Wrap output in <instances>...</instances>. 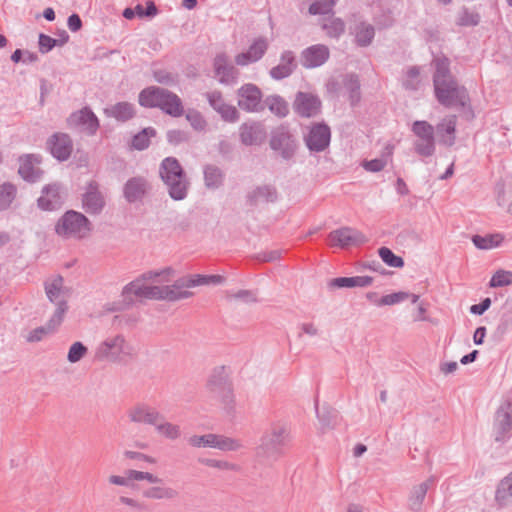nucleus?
Returning a JSON list of instances; mask_svg holds the SVG:
<instances>
[{"mask_svg": "<svg viewBox=\"0 0 512 512\" xmlns=\"http://www.w3.org/2000/svg\"><path fill=\"white\" fill-rule=\"evenodd\" d=\"M434 92L437 101L447 107L464 108L470 101L467 89L460 85L450 71V60L445 56L433 60Z\"/></svg>", "mask_w": 512, "mask_h": 512, "instance_id": "1", "label": "nucleus"}, {"mask_svg": "<svg viewBox=\"0 0 512 512\" xmlns=\"http://www.w3.org/2000/svg\"><path fill=\"white\" fill-rule=\"evenodd\" d=\"M139 104L146 108H159L172 117H180L184 113L180 97L161 87L150 86L139 93Z\"/></svg>", "mask_w": 512, "mask_h": 512, "instance_id": "2", "label": "nucleus"}, {"mask_svg": "<svg viewBox=\"0 0 512 512\" xmlns=\"http://www.w3.org/2000/svg\"><path fill=\"white\" fill-rule=\"evenodd\" d=\"M290 440V426L283 421L273 422L261 437L257 453L267 459H277L283 455Z\"/></svg>", "mask_w": 512, "mask_h": 512, "instance_id": "3", "label": "nucleus"}, {"mask_svg": "<svg viewBox=\"0 0 512 512\" xmlns=\"http://www.w3.org/2000/svg\"><path fill=\"white\" fill-rule=\"evenodd\" d=\"M170 273V268H166L161 271H149L136 278L134 281L126 284L123 287L121 294L123 302L125 305L130 306L136 300H158V285H149L146 283V281L153 280L154 278L163 275H169Z\"/></svg>", "mask_w": 512, "mask_h": 512, "instance_id": "4", "label": "nucleus"}, {"mask_svg": "<svg viewBox=\"0 0 512 512\" xmlns=\"http://www.w3.org/2000/svg\"><path fill=\"white\" fill-rule=\"evenodd\" d=\"M91 230L88 218L75 210L66 211L55 224V233L63 239L81 240L87 238Z\"/></svg>", "mask_w": 512, "mask_h": 512, "instance_id": "5", "label": "nucleus"}, {"mask_svg": "<svg viewBox=\"0 0 512 512\" xmlns=\"http://www.w3.org/2000/svg\"><path fill=\"white\" fill-rule=\"evenodd\" d=\"M207 390L211 397L218 400L227 412L234 409V394L223 367L217 368L209 377Z\"/></svg>", "mask_w": 512, "mask_h": 512, "instance_id": "6", "label": "nucleus"}, {"mask_svg": "<svg viewBox=\"0 0 512 512\" xmlns=\"http://www.w3.org/2000/svg\"><path fill=\"white\" fill-rule=\"evenodd\" d=\"M130 354V346L122 334L105 338L95 349V359L99 361H118Z\"/></svg>", "mask_w": 512, "mask_h": 512, "instance_id": "7", "label": "nucleus"}, {"mask_svg": "<svg viewBox=\"0 0 512 512\" xmlns=\"http://www.w3.org/2000/svg\"><path fill=\"white\" fill-rule=\"evenodd\" d=\"M187 443L193 448H214L225 452L237 451L243 447L238 439L214 433L191 435L187 438Z\"/></svg>", "mask_w": 512, "mask_h": 512, "instance_id": "8", "label": "nucleus"}, {"mask_svg": "<svg viewBox=\"0 0 512 512\" xmlns=\"http://www.w3.org/2000/svg\"><path fill=\"white\" fill-rule=\"evenodd\" d=\"M412 132L417 137L414 149L423 157H430L435 152L434 127L427 121L417 120L412 124Z\"/></svg>", "mask_w": 512, "mask_h": 512, "instance_id": "9", "label": "nucleus"}, {"mask_svg": "<svg viewBox=\"0 0 512 512\" xmlns=\"http://www.w3.org/2000/svg\"><path fill=\"white\" fill-rule=\"evenodd\" d=\"M270 147L283 159H291L297 148L296 140L286 126H279L271 132Z\"/></svg>", "mask_w": 512, "mask_h": 512, "instance_id": "10", "label": "nucleus"}, {"mask_svg": "<svg viewBox=\"0 0 512 512\" xmlns=\"http://www.w3.org/2000/svg\"><path fill=\"white\" fill-rule=\"evenodd\" d=\"M493 435L497 442H505L512 436V401H504L497 409Z\"/></svg>", "mask_w": 512, "mask_h": 512, "instance_id": "11", "label": "nucleus"}, {"mask_svg": "<svg viewBox=\"0 0 512 512\" xmlns=\"http://www.w3.org/2000/svg\"><path fill=\"white\" fill-rule=\"evenodd\" d=\"M213 70L220 84L233 86L238 83L240 71L225 52L216 54L213 60Z\"/></svg>", "mask_w": 512, "mask_h": 512, "instance_id": "12", "label": "nucleus"}, {"mask_svg": "<svg viewBox=\"0 0 512 512\" xmlns=\"http://www.w3.org/2000/svg\"><path fill=\"white\" fill-rule=\"evenodd\" d=\"M195 287L192 275L177 279L172 285L158 286V300L178 301L192 296L188 288Z\"/></svg>", "mask_w": 512, "mask_h": 512, "instance_id": "13", "label": "nucleus"}, {"mask_svg": "<svg viewBox=\"0 0 512 512\" xmlns=\"http://www.w3.org/2000/svg\"><path fill=\"white\" fill-rule=\"evenodd\" d=\"M67 125L87 135H94L99 128V120L90 108L84 107L67 118Z\"/></svg>", "mask_w": 512, "mask_h": 512, "instance_id": "14", "label": "nucleus"}, {"mask_svg": "<svg viewBox=\"0 0 512 512\" xmlns=\"http://www.w3.org/2000/svg\"><path fill=\"white\" fill-rule=\"evenodd\" d=\"M331 141V131L328 125L317 123L310 127L308 133L304 136V142L312 153L325 151Z\"/></svg>", "mask_w": 512, "mask_h": 512, "instance_id": "15", "label": "nucleus"}, {"mask_svg": "<svg viewBox=\"0 0 512 512\" xmlns=\"http://www.w3.org/2000/svg\"><path fill=\"white\" fill-rule=\"evenodd\" d=\"M328 238L332 246L340 248L358 246L367 241L363 233L350 227L333 230L329 233Z\"/></svg>", "mask_w": 512, "mask_h": 512, "instance_id": "16", "label": "nucleus"}, {"mask_svg": "<svg viewBox=\"0 0 512 512\" xmlns=\"http://www.w3.org/2000/svg\"><path fill=\"white\" fill-rule=\"evenodd\" d=\"M150 190L151 184L146 177L134 176L123 185V197L130 204L142 202Z\"/></svg>", "mask_w": 512, "mask_h": 512, "instance_id": "17", "label": "nucleus"}, {"mask_svg": "<svg viewBox=\"0 0 512 512\" xmlns=\"http://www.w3.org/2000/svg\"><path fill=\"white\" fill-rule=\"evenodd\" d=\"M238 106L246 112H257L261 109V90L252 83L241 86L237 91Z\"/></svg>", "mask_w": 512, "mask_h": 512, "instance_id": "18", "label": "nucleus"}, {"mask_svg": "<svg viewBox=\"0 0 512 512\" xmlns=\"http://www.w3.org/2000/svg\"><path fill=\"white\" fill-rule=\"evenodd\" d=\"M128 419L135 424L155 426L161 417V413L146 403H139L131 407L127 412Z\"/></svg>", "mask_w": 512, "mask_h": 512, "instance_id": "19", "label": "nucleus"}, {"mask_svg": "<svg viewBox=\"0 0 512 512\" xmlns=\"http://www.w3.org/2000/svg\"><path fill=\"white\" fill-rule=\"evenodd\" d=\"M321 109V101L318 96L306 93L298 92L294 101V110L297 114L302 117L310 118L319 114Z\"/></svg>", "mask_w": 512, "mask_h": 512, "instance_id": "20", "label": "nucleus"}, {"mask_svg": "<svg viewBox=\"0 0 512 512\" xmlns=\"http://www.w3.org/2000/svg\"><path fill=\"white\" fill-rule=\"evenodd\" d=\"M210 106L220 114L226 122L234 123L239 119V112L235 106L227 104L220 91H212L206 94Z\"/></svg>", "mask_w": 512, "mask_h": 512, "instance_id": "21", "label": "nucleus"}, {"mask_svg": "<svg viewBox=\"0 0 512 512\" xmlns=\"http://www.w3.org/2000/svg\"><path fill=\"white\" fill-rule=\"evenodd\" d=\"M330 56L329 48L323 44H315L301 52V64L303 67L312 69L322 66Z\"/></svg>", "mask_w": 512, "mask_h": 512, "instance_id": "22", "label": "nucleus"}, {"mask_svg": "<svg viewBox=\"0 0 512 512\" xmlns=\"http://www.w3.org/2000/svg\"><path fill=\"white\" fill-rule=\"evenodd\" d=\"M50 153L59 161H66L72 151L73 143L66 133H55L47 141Z\"/></svg>", "mask_w": 512, "mask_h": 512, "instance_id": "23", "label": "nucleus"}, {"mask_svg": "<svg viewBox=\"0 0 512 512\" xmlns=\"http://www.w3.org/2000/svg\"><path fill=\"white\" fill-rule=\"evenodd\" d=\"M104 206L105 200L98 189L97 183L90 182L82 196V208L88 214L98 215L102 212Z\"/></svg>", "mask_w": 512, "mask_h": 512, "instance_id": "24", "label": "nucleus"}, {"mask_svg": "<svg viewBox=\"0 0 512 512\" xmlns=\"http://www.w3.org/2000/svg\"><path fill=\"white\" fill-rule=\"evenodd\" d=\"M268 49V42L265 38L259 37L253 41L247 51L235 56V64L238 66H247L259 61Z\"/></svg>", "mask_w": 512, "mask_h": 512, "instance_id": "25", "label": "nucleus"}, {"mask_svg": "<svg viewBox=\"0 0 512 512\" xmlns=\"http://www.w3.org/2000/svg\"><path fill=\"white\" fill-rule=\"evenodd\" d=\"M44 286L45 293L50 302L54 304H67L70 289L64 286V280L60 275L46 280Z\"/></svg>", "mask_w": 512, "mask_h": 512, "instance_id": "26", "label": "nucleus"}, {"mask_svg": "<svg viewBox=\"0 0 512 512\" xmlns=\"http://www.w3.org/2000/svg\"><path fill=\"white\" fill-rule=\"evenodd\" d=\"M40 158L37 155L28 154L19 158V175L28 182H36L42 176V170L39 167Z\"/></svg>", "mask_w": 512, "mask_h": 512, "instance_id": "27", "label": "nucleus"}, {"mask_svg": "<svg viewBox=\"0 0 512 512\" xmlns=\"http://www.w3.org/2000/svg\"><path fill=\"white\" fill-rule=\"evenodd\" d=\"M239 131L241 142L247 146L259 145L266 138V130L260 122H245Z\"/></svg>", "mask_w": 512, "mask_h": 512, "instance_id": "28", "label": "nucleus"}, {"mask_svg": "<svg viewBox=\"0 0 512 512\" xmlns=\"http://www.w3.org/2000/svg\"><path fill=\"white\" fill-rule=\"evenodd\" d=\"M296 59L292 51L286 50L280 56L279 64L269 71L274 80H282L289 77L296 69Z\"/></svg>", "mask_w": 512, "mask_h": 512, "instance_id": "29", "label": "nucleus"}, {"mask_svg": "<svg viewBox=\"0 0 512 512\" xmlns=\"http://www.w3.org/2000/svg\"><path fill=\"white\" fill-rule=\"evenodd\" d=\"M436 481L437 479L431 476L426 481L412 488L408 500L410 510L413 512H419L421 510L428 490L435 485Z\"/></svg>", "mask_w": 512, "mask_h": 512, "instance_id": "30", "label": "nucleus"}, {"mask_svg": "<svg viewBox=\"0 0 512 512\" xmlns=\"http://www.w3.org/2000/svg\"><path fill=\"white\" fill-rule=\"evenodd\" d=\"M59 186L56 184L45 186L42 195L38 199V206L42 210L52 211L60 207L62 198L59 192Z\"/></svg>", "mask_w": 512, "mask_h": 512, "instance_id": "31", "label": "nucleus"}, {"mask_svg": "<svg viewBox=\"0 0 512 512\" xmlns=\"http://www.w3.org/2000/svg\"><path fill=\"white\" fill-rule=\"evenodd\" d=\"M164 184L167 187L169 196L173 200L181 201L187 197L190 182L186 173L181 174L180 177H175L169 179V181H164Z\"/></svg>", "mask_w": 512, "mask_h": 512, "instance_id": "32", "label": "nucleus"}, {"mask_svg": "<svg viewBox=\"0 0 512 512\" xmlns=\"http://www.w3.org/2000/svg\"><path fill=\"white\" fill-rule=\"evenodd\" d=\"M355 37V43L360 47L369 46L375 36L374 26L368 22L360 21L354 25L351 32Z\"/></svg>", "mask_w": 512, "mask_h": 512, "instance_id": "33", "label": "nucleus"}, {"mask_svg": "<svg viewBox=\"0 0 512 512\" xmlns=\"http://www.w3.org/2000/svg\"><path fill=\"white\" fill-rule=\"evenodd\" d=\"M154 429L159 436L170 441H176L182 436L180 425L167 421L162 414Z\"/></svg>", "mask_w": 512, "mask_h": 512, "instance_id": "34", "label": "nucleus"}, {"mask_svg": "<svg viewBox=\"0 0 512 512\" xmlns=\"http://www.w3.org/2000/svg\"><path fill=\"white\" fill-rule=\"evenodd\" d=\"M185 171L181 164L175 157H166L162 160L159 167V174L162 181H169V179L180 177Z\"/></svg>", "mask_w": 512, "mask_h": 512, "instance_id": "35", "label": "nucleus"}, {"mask_svg": "<svg viewBox=\"0 0 512 512\" xmlns=\"http://www.w3.org/2000/svg\"><path fill=\"white\" fill-rule=\"evenodd\" d=\"M104 113L108 117L115 118L118 121H127L131 119L134 114V105L128 102H118L110 107L104 109Z\"/></svg>", "mask_w": 512, "mask_h": 512, "instance_id": "36", "label": "nucleus"}, {"mask_svg": "<svg viewBox=\"0 0 512 512\" xmlns=\"http://www.w3.org/2000/svg\"><path fill=\"white\" fill-rule=\"evenodd\" d=\"M373 282L370 276H353V277H338L330 281L329 285L333 288H353V287H367Z\"/></svg>", "mask_w": 512, "mask_h": 512, "instance_id": "37", "label": "nucleus"}, {"mask_svg": "<svg viewBox=\"0 0 512 512\" xmlns=\"http://www.w3.org/2000/svg\"><path fill=\"white\" fill-rule=\"evenodd\" d=\"M456 116L445 117L438 125L437 132L444 144L452 146L455 142Z\"/></svg>", "mask_w": 512, "mask_h": 512, "instance_id": "38", "label": "nucleus"}, {"mask_svg": "<svg viewBox=\"0 0 512 512\" xmlns=\"http://www.w3.org/2000/svg\"><path fill=\"white\" fill-rule=\"evenodd\" d=\"M203 176L206 188L211 190L218 189L224 181L223 171L213 164H207L203 167Z\"/></svg>", "mask_w": 512, "mask_h": 512, "instance_id": "39", "label": "nucleus"}, {"mask_svg": "<svg viewBox=\"0 0 512 512\" xmlns=\"http://www.w3.org/2000/svg\"><path fill=\"white\" fill-rule=\"evenodd\" d=\"M178 491L165 485L152 486L143 492V496L153 500H172L177 498Z\"/></svg>", "mask_w": 512, "mask_h": 512, "instance_id": "40", "label": "nucleus"}, {"mask_svg": "<svg viewBox=\"0 0 512 512\" xmlns=\"http://www.w3.org/2000/svg\"><path fill=\"white\" fill-rule=\"evenodd\" d=\"M495 499L500 506H506L512 502V472L499 483Z\"/></svg>", "mask_w": 512, "mask_h": 512, "instance_id": "41", "label": "nucleus"}, {"mask_svg": "<svg viewBox=\"0 0 512 512\" xmlns=\"http://www.w3.org/2000/svg\"><path fill=\"white\" fill-rule=\"evenodd\" d=\"M250 199L254 203L274 202L277 199L276 188L272 185L258 186L251 192Z\"/></svg>", "mask_w": 512, "mask_h": 512, "instance_id": "42", "label": "nucleus"}, {"mask_svg": "<svg viewBox=\"0 0 512 512\" xmlns=\"http://www.w3.org/2000/svg\"><path fill=\"white\" fill-rule=\"evenodd\" d=\"M504 237L501 234H491L486 236L474 235L472 237V242L476 246V248L481 250H490L498 247Z\"/></svg>", "mask_w": 512, "mask_h": 512, "instance_id": "43", "label": "nucleus"}, {"mask_svg": "<svg viewBox=\"0 0 512 512\" xmlns=\"http://www.w3.org/2000/svg\"><path fill=\"white\" fill-rule=\"evenodd\" d=\"M343 88L348 93V97L352 105L360 100V82L357 75H346L343 80Z\"/></svg>", "mask_w": 512, "mask_h": 512, "instance_id": "44", "label": "nucleus"}, {"mask_svg": "<svg viewBox=\"0 0 512 512\" xmlns=\"http://www.w3.org/2000/svg\"><path fill=\"white\" fill-rule=\"evenodd\" d=\"M421 83L420 69L419 67L413 66L406 70L403 78L402 85L406 90L416 91Z\"/></svg>", "mask_w": 512, "mask_h": 512, "instance_id": "45", "label": "nucleus"}, {"mask_svg": "<svg viewBox=\"0 0 512 512\" xmlns=\"http://www.w3.org/2000/svg\"><path fill=\"white\" fill-rule=\"evenodd\" d=\"M17 189L11 183L0 185V211L10 207L16 197Z\"/></svg>", "mask_w": 512, "mask_h": 512, "instance_id": "46", "label": "nucleus"}, {"mask_svg": "<svg viewBox=\"0 0 512 512\" xmlns=\"http://www.w3.org/2000/svg\"><path fill=\"white\" fill-rule=\"evenodd\" d=\"M266 104L269 110L278 117H285L289 112L287 102L278 95L269 96L266 99Z\"/></svg>", "mask_w": 512, "mask_h": 512, "instance_id": "47", "label": "nucleus"}, {"mask_svg": "<svg viewBox=\"0 0 512 512\" xmlns=\"http://www.w3.org/2000/svg\"><path fill=\"white\" fill-rule=\"evenodd\" d=\"M156 131L152 127L144 128L132 139V146L137 150H144L150 144V138L155 136Z\"/></svg>", "mask_w": 512, "mask_h": 512, "instance_id": "48", "label": "nucleus"}, {"mask_svg": "<svg viewBox=\"0 0 512 512\" xmlns=\"http://www.w3.org/2000/svg\"><path fill=\"white\" fill-rule=\"evenodd\" d=\"M322 28L331 38H339L345 31V24L340 18H330L323 23Z\"/></svg>", "mask_w": 512, "mask_h": 512, "instance_id": "49", "label": "nucleus"}, {"mask_svg": "<svg viewBox=\"0 0 512 512\" xmlns=\"http://www.w3.org/2000/svg\"><path fill=\"white\" fill-rule=\"evenodd\" d=\"M378 254L382 261L393 268H402L404 266V260L393 253V251L387 247H381L378 250Z\"/></svg>", "mask_w": 512, "mask_h": 512, "instance_id": "50", "label": "nucleus"}, {"mask_svg": "<svg viewBox=\"0 0 512 512\" xmlns=\"http://www.w3.org/2000/svg\"><path fill=\"white\" fill-rule=\"evenodd\" d=\"M56 309L51 318L46 323L47 329L52 333L61 325L64 319V315L68 309L67 304H55Z\"/></svg>", "mask_w": 512, "mask_h": 512, "instance_id": "51", "label": "nucleus"}, {"mask_svg": "<svg viewBox=\"0 0 512 512\" xmlns=\"http://www.w3.org/2000/svg\"><path fill=\"white\" fill-rule=\"evenodd\" d=\"M132 481H147L150 484H163V479L151 472L129 469L126 471Z\"/></svg>", "mask_w": 512, "mask_h": 512, "instance_id": "52", "label": "nucleus"}, {"mask_svg": "<svg viewBox=\"0 0 512 512\" xmlns=\"http://www.w3.org/2000/svg\"><path fill=\"white\" fill-rule=\"evenodd\" d=\"M199 462L205 466L216 468L223 471H235L238 472L240 470V466L224 460H217L211 458H203L199 459Z\"/></svg>", "mask_w": 512, "mask_h": 512, "instance_id": "53", "label": "nucleus"}, {"mask_svg": "<svg viewBox=\"0 0 512 512\" xmlns=\"http://www.w3.org/2000/svg\"><path fill=\"white\" fill-rule=\"evenodd\" d=\"M87 353L88 348L82 342L76 341L68 350L67 361L72 364L77 363L85 357Z\"/></svg>", "mask_w": 512, "mask_h": 512, "instance_id": "54", "label": "nucleus"}, {"mask_svg": "<svg viewBox=\"0 0 512 512\" xmlns=\"http://www.w3.org/2000/svg\"><path fill=\"white\" fill-rule=\"evenodd\" d=\"M409 297L410 294L408 292L399 291L382 296L381 298H379V300L375 301V304L377 306L395 305L405 301Z\"/></svg>", "mask_w": 512, "mask_h": 512, "instance_id": "55", "label": "nucleus"}, {"mask_svg": "<svg viewBox=\"0 0 512 512\" xmlns=\"http://www.w3.org/2000/svg\"><path fill=\"white\" fill-rule=\"evenodd\" d=\"M510 284H512V272L506 270L496 271L489 282V286L492 288L504 287Z\"/></svg>", "mask_w": 512, "mask_h": 512, "instance_id": "56", "label": "nucleus"}, {"mask_svg": "<svg viewBox=\"0 0 512 512\" xmlns=\"http://www.w3.org/2000/svg\"><path fill=\"white\" fill-rule=\"evenodd\" d=\"M228 299L230 301L241 302L245 304L254 303L257 301V295L252 290H239L236 292H229Z\"/></svg>", "mask_w": 512, "mask_h": 512, "instance_id": "57", "label": "nucleus"}, {"mask_svg": "<svg viewBox=\"0 0 512 512\" xmlns=\"http://www.w3.org/2000/svg\"><path fill=\"white\" fill-rule=\"evenodd\" d=\"M333 0H316L309 7V13L312 15H325L332 11Z\"/></svg>", "mask_w": 512, "mask_h": 512, "instance_id": "58", "label": "nucleus"}, {"mask_svg": "<svg viewBox=\"0 0 512 512\" xmlns=\"http://www.w3.org/2000/svg\"><path fill=\"white\" fill-rule=\"evenodd\" d=\"M480 21V16L466 8L459 12L457 24L460 26H476Z\"/></svg>", "mask_w": 512, "mask_h": 512, "instance_id": "59", "label": "nucleus"}, {"mask_svg": "<svg viewBox=\"0 0 512 512\" xmlns=\"http://www.w3.org/2000/svg\"><path fill=\"white\" fill-rule=\"evenodd\" d=\"M186 119L191 126L196 130H203L206 126V121L200 112L196 110H189L186 113Z\"/></svg>", "mask_w": 512, "mask_h": 512, "instance_id": "60", "label": "nucleus"}, {"mask_svg": "<svg viewBox=\"0 0 512 512\" xmlns=\"http://www.w3.org/2000/svg\"><path fill=\"white\" fill-rule=\"evenodd\" d=\"M193 281L196 286L207 284H220L223 282V277L220 275H192Z\"/></svg>", "mask_w": 512, "mask_h": 512, "instance_id": "61", "label": "nucleus"}, {"mask_svg": "<svg viewBox=\"0 0 512 512\" xmlns=\"http://www.w3.org/2000/svg\"><path fill=\"white\" fill-rule=\"evenodd\" d=\"M39 51L42 54L48 53L51 51L56 45H58V40L41 33L39 35Z\"/></svg>", "mask_w": 512, "mask_h": 512, "instance_id": "62", "label": "nucleus"}, {"mask_svg": "<svg viewBox=\"0 0 512 512\" xmlns=\"http://www.w3.org/2000/svg\"><path fill=\"white\" fill-rule=\"evenodd\" d=\"M155 81L164 85H174L177 82L176 76L166 70H156L153 73Z\"/></svg>", "mask_w": 512, "mask_h": 512, "instance_id": "63", "label": "nucleus"}, {"mask_svg": "<svg viewBox=\"0 0 512 512\" xmlns=\"http://www.w3.org/2000/svg\"><path fill=\"white\" fill-rule=\"evenodd\" d=\"M387 160L385 158H376L363 163V167L369 172H379L385 168Z\"/></svg>", "mask_w": 512, "mask_h": 512, "instance_id": "64", "label": "nucleus"}]
</instances>
